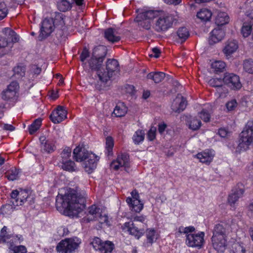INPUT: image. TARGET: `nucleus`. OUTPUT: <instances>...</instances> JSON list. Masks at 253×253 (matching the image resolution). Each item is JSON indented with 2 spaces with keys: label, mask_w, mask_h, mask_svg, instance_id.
<instances>
[{
  "label": "nucleus",
  "mask_w": 253,
  "mask_h": 253,
  "mask_svg": "<svg viewBox=\"0 0 253 253\" xmlns=\"http://www.w3.org/2000/svg\"><path fill=\"white\" fill-rule=\"evenodd\" d=\"M56 208L63 214L70 218H77L79 214V195L78 192L69 189L64 194L56 198Z\"/></svg>",
  "instance_id": "1"
},
{
  "label": "nucleus",
  "mask_w": 253,
  "mask_h": 253,
  "mask_svg": "<svg viewBox=\"0 0 253 253\" xmlns=\"http://www.w3.org/2000/svg\"><path fill=\"white\" fill-rule=\"evenodd\" d=\"M7 14V9L5 4L0 1V20L5 18Z\"/></svg>",
  "instance_id": "54"
},
{
  "label": "nucleus",
  "mask_w": 253,
  "mask_h": 253,
  "mask_svg": "<svg viewBox=\"0 0 253 253\" xmlns=\"http://www.w3.org/2000/svg\"><path fill=\"white\" fill-rule=\"evenodd\" d=\"M88 55L89 52L88 49L86 48H84L82 52L81 56V60L84 61V60L88 56Z\"/></svg>",
  "instance_id": "63"
},
{
  "label": "nucleus",
  "mask_w": 253,
  "mask_h": 253,
  "mask_svg": "<svg viewBox=\"0 0 253 253\" xmlns=\"http://www.w3.org/2000/svg\"><path fill=\"white\" fill-rule=\"evenodd\" d=\"M100 157L88 151L84 144L80 146V166L87 174L93 173L97 168Z\"/></svg>",
  "instance_id": "3"
},
{
  "label": "nucleus",
  "mask_w": 253,
  "mask_h": 253,
  "mask_svg": "<svg viewBox=\"0 0 253 253\" xmlns=\"http://www.w3.org/2000/svg\"><path fill=\"white\" fill-rule=\"evenodd\" d=\"M67 111L62 106H58L50 116L51 121L54 124L59 123L66 118Z\"/></svg>",
  "instance_id": "23"
},
{
  "label": "nucleus",
  "mask_w": 253,
  "mask_h": 253,
  "mask_svg": "<svg viewBox=\"0 0 253 253\" xmlns=\"http://www.w3.org/2000/svg\"><path fill=\"white\" fill-rule=\"evenodd\" d=\"M42 124V119L38 118L29 126V131L31 134L34 133L37 131Z\"/></svg>",
  "instance_id": "49"
},
{
  "label": "nucleus",
  "mask_w": 253,
  "mask_h": 253,
  "mask_svg": "<svg viewBox=\"0 0 253 253\" xmlns=\"http://www.w3.org/2000/svg\"><path fill=\"white\" fill-rule=\"evenodd\" d=\"M152 53L150 54L151 57L158 58L160 56V50L158 47H154L152 49Z\"/></svg>",
  "instance_id": "60"
},
{
  "label": "nucleus",
  "mask_w": 253,
  "mask_h": 253,
  "mask_svg": "<svg viewBox=\"0 0 253 253\" xmlns=\"http://www.w3.org/2000/svg\"><path fill=\"white\" fill-rule=\"evenodd\" d=\"M253 24L251 22H245L243 24L241 33L244 38L248 37L252 32Z\"/></svg>",
  "instance_id": "42"
},
{
  "label": "nucleus",
  "mask_w": 253,
  "mask_h": 253,
  "mask_svg": "<svg viewBox=\"0 0 253 253\" xmlns=\"http://www.w3.org/2000/svg\"><path fill=\"white\" fill-rule=\"evenodd\" d=\"M218 133L220 137L224 138L228 135L229 132L226 129L224 128H221L219 129Z\"/></svg>",
  "instance_id": "61"
},
{
  "label": "nucleus",
  "mask_w": 253,
  "mask_h": 253,
  "mask_svg": "<svg viewBox=\"0 0 253 253\" xmlns=\"http://www.w3.org/2000/svg\"><path fill=\"white\" fill-rule=\"evenodd\" d=\"M195 229L193 226L183 227L178 228L179 233L186 235V244L190 247L201 248L204 245L205 233L203 232H199L195 234L193 233Z\"/></svg>",
  "instance_id": "4"
},
{
  "label": "nucleus",
  "mask_w": 253,
  "mask_h": 253,
  "mask_svg": "<svg viewBox=\"0 0 253 253\" xmlns=\"http://www.w3.org/2000/svg\"><path fill=\"white\" fill-rule=\"evenodd\" d=\"M104 35L105 38L111 42H116L120 40V37L117 35L116 31L112 28L106 30Z\"/></svg>",
  "instance_id": "35"
},
{
  "label": "nucleus",
  "mask_w": 253,
  "mask_h": 253,
  "mask_svg": "<svg viewBox=\"0 0 253 253\" xmlns=\"http://www.w3.org/2000/svg\"><path fill=\"white\" fill-rule=\"evenodd\" d=\"M187 123L189 128L196 130L198 129L201 126L202 123L200 120L198 119L196 117L190 116L187 120Z\"/></svg>",
  "instance_id": "39"
},
{
  "label": "nucleus",
  "mask_w": 253,
  "mask_h": 253,
  "mask_svg": "<svg viewBox=\"0 0 253 253\" xmlns=\"http://www.w3.org/2000/svg\"><path fill=\"white\" fill-rule=\"evenodd\" d=\"M19 89L20 86L18 82L11 81L1 92L2 99L7 101L16 100L19 96Z\"/></svg>",
  "instance_id": "12"
},
{
  "label": "nucleus",
  "mask_w": 253,
  "mask_h": 253,
  "mask_svg": "<svg viewBox=\"0 0 253 253\" xmlns=\"http://www.w3.org/2000/svg\"><path fill=\"white\" fill-rule=\"evenodd\" d=\"M91 244L94 250L99 251L100 253H111L114 248V245L111 242L109 241L102 242L98 237L93 239Z\"/></svg>",
  "instance_id": "16"
},
{
  "label": "nucleus",
  "mask_w": 253,
  "mask_h": 253,
  "mask_svg": "<svg viewBox=\"0 0 253 253\" xmlns=\"http://www.w3.org/2000/svg\"><path fill=\"white\" fill-rule=\"evenodd\" d=\"M100 59L92 56L88 62V65L91 70L95 71L97 77L98 78V72L99 70H102L103 62H100Z\"/></svg>",
  "instance_id": "33"
},
{
  "label": "nucleus",
  "mask_w": 253,
  "mask_h": 253,
  "mask_svg": "<svg viewBox=\"0 0 253 253\" xmlns=\"http://www.w3.org/2000/svg\"><path fill=\"white\" fill-rule=\"evenodd\" d=\"M231 227L229 224L225 222L215 225L211 238L213 248L217 252H223L227 247L226 234L231 230Z\"/></svg>",
  "instance_id": "2"
},
{
  "label": "nucleus",
  "mask_w": 253,
  "mask_h": 253,
  "mask_svg": "<svg viewBox=\"0 0 253 253\" xmlns=\"http://www.w3.org/2000/svg\"><path fill=\"white\" fill-rule=\"evenodd\" d=\"M187 102L185 99L180 94H178L171 104V109L175 112L179 113L186 108Z\"/></svg>",
  "instance_id": "25"
},
{
  "label": "nucleus",
  "mask_w": 253,
  "mask_h": 253,
  "mask_svg": "<svg viewBox=\"0 0 253 253\" xmlns=\"http://www.w3.org/2000/svg\"><path fill=\"white\" fill-rule=\"evenodd\" d=\"M87 197V195L86 193L83 191L80 192V206H82L83 208H84L85 206V202L86 198ZM81 209V206H80V209Z\"/></svg>",
  "instance_id": "56"
},
{
  "label": "nucleus",
  "mask_w": 253,
  "mask_h": 253,
  "mask_svg": "<svg viewBox=\"0 0 253 253\" xmlns=\"http://www.w3.org/2000/svg\"><path fill=\"white\" fill-rule=\"evenodd\" d=\"M71 149L67 147L65 148L61 154V168L66 170L68 171H74L75 170V164L74 162L68 160L71 156Z\"/></svg>",
  "instance_id": "18"
},
{
  "label": "nucleus",
  "mask_w": 253,
  "mask_h": 253,
  "mask_svg": "<svg viewBox=\"0 0 253 253\" xmlns=\"http://www.w3.org/2000/svg\"><path fill=\"white\" fill-rule=\"evenodd\" d=\"M229 248L230 253H246V249L243 244L237 240L230 241Z\"/></svg>",
  "instance_id": "29"
},
{
  "label": "nucleus",
  "mask_w": 253,
  "mask_h": 253,
  "mask_svg": "<svg viewBox=\"0 0 253 253\" xmlns=\"http://www.w3.org/2000/svg\"><path fill=\"white\" fill-rule=\"evenodd\" d=\"M137 15L135 21L141 27L149 30L151 27V21L158 15V11L143 9L137 10Z\"/></svg>",
  "instance_id": "9"
},
{
  "label": "nucleus",
  "mask_w": 253,
  "mask_h": 253,
  "mask_svg": "<svg viewBox=\"0 0 253 253\" xmlns=\"http://www.w3.org/2000/svg\"><path fill=\"white\" fill-rule=\"evenodd\" d=\"M74 1L79 5V0H61L58 3V8L60 11H66L71 8L72 4Z\"/></svg>",
  "instance_id": "34"
},
{
  "label": "nucleus",
  "mask_w": 253,
  "mask_h": 253,
  "mask_svg": "<svg viewBox=\"0 0 253 253\" xmlns=\"http://www.w3.org/2000/svg\"><path fill=\"white\" fill-rule=\"evenodd\" d=\"M119 71V63L117 60L112 59H108L106 63L105 68L98 72V82L101 86H105V84L109 82L114 75Z\"/></svg>",
  "instance_id": "5"
},
{
  "label": "nucleus",
  "mask_w": 253,
  "mask_h": 253,
  "mask_svg": "<svg viewBox=\"0 0 253 253\" xmlns=\"http://www.w3.org/2000/svg\"><path fill=\"white\" fill-rule=\"evenodd\" d=\"M223 81L226 84L233 89H239L242 87V84L240 82L239 76L234 74H225Z\"/></svg>",
  "instance_id": "19"
},
{
  "label": "nucleus",
  "mask_w": 253,
  "mask_h": 253,
  "mask_svg": "<svg viewBox=\"0 0 253 253\" xmlns=\"http://www.w3.org/2000/svg\"><path fill=\"white\" fill-rule=\"evenodd\" d=\"M7 227L4 226L0 233V243L5 242L9 244V247L13 244H20L23 241V238L21 235L8 234L7 232Z\"/></svg>",
  "instance_id": "15"
},
{
  "label": "nucleus",
  "mask_w": 253,
  "mask_h": 253,
  "mask_svg": "<svg viewBox=\"0 0 253 253\" xmlns=\"http://www.w3.org/2000/svg\"><path fill=\"white\" fill-rule=\"evenodd\" d=\"M114 145V139L111 136H107L105 140L106 154L108 156L112 155L113 148Z\"/></svg>",
  "instance_id": "43"
},
{
  "label": "nucleus",
  "mask_w": 253,
  "mask_h": 253,
  "mask_svg": "<svg viewBox=\"0 0 253 253\" xmlns=\"http://www.w3.org/2000/svg\"><path fill=\"white\" fill-rule=\"evenodd\" d=\"M237 106V103L235 99H232L226 104V109L228 111H231L235 109Z\"/></svg>",
  "instance_id": "55"
},
{
  "label": "nucleus",
  "mask_w": 253,
  "mask_h": 253,
  "mask_svg": "<svg viewBox=\"0 0 253 253\" xmlns=\"http://www.w3.org/2000/svg\"><path fill=\"white\" fill-rule=\"evenodd\" d=\"M244 69L246 72L253 74V61L245 60L244 63Z\"/></svg>",
  "instance_id": "52"
},
{
  "label": "nucleus",
  "mask_w": 253,
  "mask_h": 253,
  "mask_svg": "<svg viewBox=\"0 0 253 253\" xmlns=\"http://www.w3.org/2000/svg\"><path fill=\"white\" fill-rule=\"evenodd\" d=\"M229 21L228 14L224 12H220L216 17L215 23L218 26H222L227 24Z\"/></svg>",
  "instance_id": "38"
},
{
  "label": "nucleus",
  "mask_w": 253,
  "mask_h": 253,
  "mask_svg": "<svg viewBox=\"0 0 253 253\" xmlns=\"http://www.w3.org/2000/svg\"><path fill=\"white\" fill-rule=\"evenodd\" d=\"M146 216L144 215H136L133 217V221L144 223L146 221Z\"/></svg>",
  "instance_id": "59"
},
{
  "label": "nucleus",
  "mask_w": 253,
  "mask_h": 253,
  "mask_svg": "<svg viewBox=\"0 0 253 253\" xmlns=\"http://www.w3.org/2000/svg\"><path fill=\"white\" fill-rule=\"evenodd\" d=\"M41 150L43 152L51 153L56 149L55 141L51 137L46 138L45 136L40 137Z\"/></svg>",
  "instance_id": "20"
},
{
  "label": "nucleus",
  "mask_w": 253,
  "mask_h": 253,
  "mask_svg": "<svg viewBox=\"0 0 253 253\" xmlns=\"http://www.w3.org/2000/svg\"><path fill=\"white\" fill-rule=\"evenodd\" d=\"M126 202L133 211L139 212L143 208V204L140 201L138 193L135 190L131 192V197L126 198Z\"/></svg>",
  "instance_id": "14"
},
{
  "label": "nucleus",
  "mask_w": 253,
  "mask_h": 253,
  "mask_svg": "<svg viewBox=\"0 0 253 253\" xmlns=\"http://www.w3.org/2000/svg\"><path fill=\"white\" fill-rule=\"evenodd\" d=\"M247 5L248 9L246 12V15L253 19V0H247Z\"/></svg>",
  "instance_id": "53"
},
{
  "label": "nucleus",
  "mask_w": 253,
  "mask_h": 253,
  "mask_svg": "<svg viewBox=\"0 0 253 253\" xmlns=\"http://www.w3.org/2000/svg\"><path fill=\"white\" fill-rule=\"evenodd\" d=\"M73 157L75 160L78 162L79 160V146H77L73 151Z\"/></svg>",
  "instance_id": "62"
},
{
  "label": "nucleus",
  "mask_w": 253,
  "mask_h": 253,
  "mask_svg": "<svg viewBox=\"0 0 253 253\" xmlns=\"http://www.w3.org/2000/svg\"><path fill=\"white\" fill-rule=\"evenodd\" d=\"M225 36V33L223 30L219 28L214 29L210 33L209 39L210 44H213L221 41Z\"/></svg>",
  "instance_id": "27"
},
{
  "label": "nucleus",
  "mask_w": 253,
  "mask_h": 253,
  "mask_svg": "<svg viewBox=\"0 0 253 253\" xmlns=\"http://www.w3.org/2000/svg\"><path fill=\"white\" fill-rule=\"evenodd\" d=\"M55 28L54 22L52 18H45L41 24L40 33L39 38L40 40L50 35Z\"/></svg>",
  "instance_id": "17"
},
{
  "label": "nucleus",
  "mask_w": 253,
  "mask_h": 253,
  "mask_svg": "<svg viewBox=\"0 0 253 253\" xmlns=\"http://www.w3.org/2000/svg\"><path fill=\"white\" fill-rule=\"evenodd\" d=\"M20 176V171L15 168H12L6 173V177L10 180L17 179Z\"/></svg>",
  "instance_id": "46"
},
{
  "label": "nucleus",
  "mask_w": 253,
  "mask_h": 253,
  "mask_svg": "<svg viewBox=\"0 0 253 253\" xmlns=\"http://www.w3.org/2000/svg\"><path fill=\"white\" fill-rule=\"evenodd\" d=\"M2 33L3 35H0V56L6 54L12 47V43L19 40L16 33L9 28H4Z\"/></svg>",
  "instance_id": "7"
},
{
  "label": "nucleus",
  "mask_w": 253,
  "mask_h": 253,
  "mask_svg": "<svg viewBox=\"0 0 253 253\" xmlns=\"http://www.w3.org/2000/svg\"><path fill=\"white\" fill-rule=\"evenodd\" d=\"M41 68L36 65H32L31 67V72L36 75H39L41 72Z\"/></svg>",
  "instance_id": "58"
},
{
  "label": "nucleus",
  "mask_w": 253,
  "mask_h": 253,
  "mask_svg": "<svg viewBox=\"0 0 253 253\" xmlns=\"http://www.w3.org/2000/svg\"><path fill=\"white\" fill-rule=\"evenodd\" d=\"M65 16L63 13H56L54 19L53 20L55 27H59V28L63 27L65 24Z\"/></svg>",
  "instance_id": "44"
},
{
  "label": "nucleus",
  "mask_w": 253,
  "mask_h": 253,
  "mask_svg": "<svg viewBox=\"0 0 253 253\" xmlns=\"http://www.w3.org/2000/svg\"><path fill=\"white\" fill-rule=\"evenodd\" d=\"M78 245L77 237L66 238L57 244L56 249L58 253H71L78 248Z\"/></svg>",
  "instance_id": "11"
},
{
  "label": "nucleus",
  "mask_w": 253,
  "mask_h": 253,
  "mask_svg": "<svg viewBox=\"0 0 253 253\" xmlns=\"http://www.w3.org/2000/svg\"><path fill=\"white\" fill-rule=\"evenodd\" d=\"M212 16L211 11L207 8H202L197 13V17L202 21H209Z\"/></svg>",
  "instance_id": "37"
},
{
  "label": "nucleus",
  "mask_w": 253,
  "mask_h": 253,
  "mask_svg": "<svg viewBox=\"0 0 253 253\" xmlns=\"http://www.w3.org/2000/svg\"><path fill=\"white\" fill-rule=\"evenodd\" d=\"M212 112V106L211 104H207L202 110L198 113V115L204 122H208L210 120Z\"/></svg>",
  "instance_id": "32"
},
{
  "label": "nucleus",
  "mask_w": 253,
  "mask_h": 253,
  "mask_svg": "<svg viewBox=\"0 0 253 253\" xmlns=\"http://www.w3.org/2000/svg\"><path fill=\"white\" fill-rule=\"evenodd\" d=\"M238 47V42L236 40H229L226 42L223 51L226 56H229L235 52Z\"/></svg>",
  "instance_id": "28"
},
{
  "label": "nucleus",
  "mask_w": 253,
  "mask_h": 253,
  "mask_svg": "<svg viewBox=\"0 0 253 253\" xmlns=\"http://www.w3.org/2000/svg\"><path fill=\"white\" fill-rule=\"evenodd\" d=\"M146 236L148 242L152 244L159 238V234L154 228H149L146 231Z\"/></svg>",
  "instance_id": "40"
},
{
  "label": "nucleus",
  "mask_w": 253,
  "mask_h": 253,
  "mask_svg": "<svg viewBox=\"0 0 253 253\" xmlns=\"http://www.w3.org/2000/svg\"><path fill=\"white\" fill-rule=\"evenodd\" d=\"M127 108L123 102H119L117 104L114 111L113 114L117 117L124 116L126 113Z\"/></svg>",
  "instance_id": "36"
},
{
  "label": "nucleus",
  "mask_w": 253,
  "mask_h": 253,
  "mask_svg": "<svg viewBox=\"0 0 253 253\" xmlns=\"http://www.w3.org/2000/svg\"><path fill=\"white\" fill-rule=\"evenodd\" d=\"M30 191L27 190L18 189L14 190L11 193L12 206L16 208V206L22 205L29 198Z\"/></svg>",
  "instance_id": "13"
},
{
  "label": "nucleus",
  "mask_w": 253,
  "mask_h": 253,
  "mask_svg": "<svg viewBox=\"0 0 253 253\" xmlns=\"http://www.w3.org/2000/svg\"><path fill=\"white\" fill-rule=\"evenodd\" d=\"M215 156V152L212 149H207L194 156L199 161L203 164L209 165Z\"/></svg>",
  "instance_id": "21"
},
{
  "label": "nucleus",
  "mask_w": 253,
  "mask_h": 253,
  "mask_svg": "<svg viewBox=\"0 0 253 253\" xmlns=\"http://www.w3.org/2000/svg\"><path fill=\"white\" fill-rule=\"evenodd\" d=\"M225 67V64L222 61H215L211 64V67L215 72H221Z\"/></svg>",
  "instance_id": "47"
},
{
  "label": "nucleus",
  "mask_w": 253,
  "mask_h": 253,
  "mask_svg": "<svg viewBox=\"0 0 253 253\" xmlns=\"http://www.w3.org/2000/svg\"><path fill=\"white\" fill-rule=\"evenodd\" d=\"M68 230L65 227H60L58 229V233L60 236H64L67 234Z\"/></svg>",
  "instance_id": "64"
},
{
  "label": "nucleus",
  "mask_w": 253,
  "mask_h": 253,
  "mask_svg": "<svg viewBox=\"0 0 253 253\" xmlns=\"http://www.w3.org/2000/svg\"><path fill=\"white\" fill-rule=\"evenodd\" d=\"M145 132L142 130H138L133 134L132 139L135 144L142 142L144 139Z\"/></svg>",
  "instance_id": "48"
},
{
  "label": "nucleus",
  "mask_w": 253,
  "mask_h": 253,
  "mask_svg": "<svg viewBox=\"0 0 253 253\" xmlns=\"http://www.w3.org/2000/svg\"><path fill=\"white\" fill-rule=\"evenodd\" d=\"M123 230L127 231L130 235L134 236L137 239H139L144 234V230L140 229L134 226L133 223L131 222H126L123 226Z\"/></svg>",
  "instance_id": "24"
},
{
  "label": "nucleus",
  "mask_w": 253,
  "mask_h": 253,
  "mask_svg": "<svg viewBox=\"0 0 253 253\" xmlns=\"http://www.w3.org/2000/svg\"><path fill=\"white\" fill-rule=\"evenodd\" d=\"M253 143V122L248 121L240 134L238 147L246 151Z\"/></svg>",
  "instance_id": "8"
},
{
  "label": "nucleus",
  "mask_w": 253,
  "mask_h": 253,
  "mask_svg": "<svg viewBox=\"0 0 253 253\" xmlns=\"http://www.w3.org/2000/svg\"><path fill=\"white\" fill-rule=\"evenodd\" d=\"M147 78L152 80L155 83L161 82L165 77V74L162 72H151L148 74Z\"/></svg>",
  "instance_id": "41"
},
{
  "label": "nucleus",
  "mask_w": 253,
  "mask_h": 253,
  "mask_svg": "<svg viewBox=\"0 0 253 253\" xmlns=\"http://www.w3.org/2000/svg\"><path fill=\"white\" fill-rule=\"evenodd\" d=\"M177 35L182 42L185 41L189 36V31L185 27L180 28L177 32Z\"/></svg>",
  "instance_id": "50"
},
{
  "label": "nucleus",
  "mask_w": 253,
  "mask_h": 253,
  "mask_svg": "<svg viewBox=\"0 0 253 253\" xmlns=\"http://www.w3.org/2000/svg\"><path fill=\"white\" fill-rule=\"evenodd\" d=\"M107 53L106 47L104 45H98L94 47L92 52V56L99 59L100 62H103Z\"/></svg>",
  "instance_id": "30"
},
{
  "label": "nucleus",
  "mask_w": 253,
  "mask_h": 253,
  "mask_svg": "<svg viewBox=\"0 0 253 253\" xmlns=\"http://www.w3.org/2000/svg\"><path fill=\"white\" fill-rule=\"evenodd\" d=\"M156 128L155 127H151L148 132V138L149 140H153L155 138Z\"/></svg>",
  "instance_id": "57"
},
{
  "label": "nucleus",
  "mask_w": 253,
  "mask_h": 253,
  "mask_svg": "<svg viewBox=\"0 0 253 253\" xmlns=\"http://www.w3.org/2000/svg\"><path fill=\"white\" fill-rule=\"evenodd\" d=\"M97 220L101 224L110 225L105 208L92 205L88 209V213L82 218V221L88 222Z\"/></svg>",
  "instance_id": "6"
},
{
  "label": "nucleus",
  "mask_w": 253,
  "mask_h": 253,
  "mask_svg": "<svg viewBox=\"0 0 253 253\" xmlns=\"http://www.w3.org/2000/svg\"><path fill=\"white\" fill-rule=\"evenodd\" d=\"M158 18L154 25L155 30L157 32H165L170 28L173 22L176 20L175 16L169 13H160L158 11Z\"/></svg>",
  "instance_id": "10"
},
{
  "label": "nucleus",
  "mask_w": 253,
  "mask_h": 253,
  "mask_svg": "<svg viewBox=\"0 0 253 253\" xmlns=\"http://www.w3.org/2000/svg\"><path fill=\"white\" fill-rule=\"evenodd\" d=\"M13 76L16 79H21L24 76L25 74V68L23 66L18 65L13 70Z\"/></svg>",
  "instance_id": "45"
},
{
  "label": "nucleus",
  "mask_w": 253,
  "mask_h": 253,
  "mask_svg": "<svg viewBox=\"0 0 253 253\" xmlns=\"http://www.w3.org/2000/svg\"><path fill=\"white\" fill-rule=\"evenodd\" d=\"M244 193L243 189H239L231 193L228 198V203L231 207H234L239 199L241 198Z\"/></svg>",
  "instance_id": "31"
},
{
  "label": "nucleus",
  "mask_w": 253,
  "mask_h": 253,
  "mask_svg": "<svg viewBox=\"0 0 253 253\" xmlns=\"http://www.w3.org/2000/svg\"><path fill=\"white\" fill-rule=\"evenodd\" d=\"M222 81L221 79L212 78L208 82L210 85L217 87L216 93L220 97H224L225 95L223 94H225L227 93V90L222 85Z\"/></svg>",
  "instance_id": "26"
},
{
  "label": "nucleus",
  "mask_w": 253,
  "mask_h": 253,
  "mask_svg": "<svg viewBox=\"0 0 253 253\" xmlns=\"http://www.w3.org/2000/svg\"><path fill=\"white\" fill-rule=\"evenodd\" d=\"M128 156L127 154H121L118 156L116 160L111 163L110 167L113 169L118 170L122 167H124L125 169L128 168Z\"/></svg>",
  "instance_id": "22"
},
{
  "label": "nucleus",
  "mask_w": 253,
  "mask_h": 253,
  "mask_svg": "<svg viewBox=\"0 0 253 253\" xmlns=\"http://www.w3.org/2000/svg\"><path fill=\"white\" fill-rule=\"evenodd\" d=\"M9 249L10 251L8 253H26L27 250L25 246L11 245Z\"/></svg>",
  "instance_id": "51"
}]
</instances>
